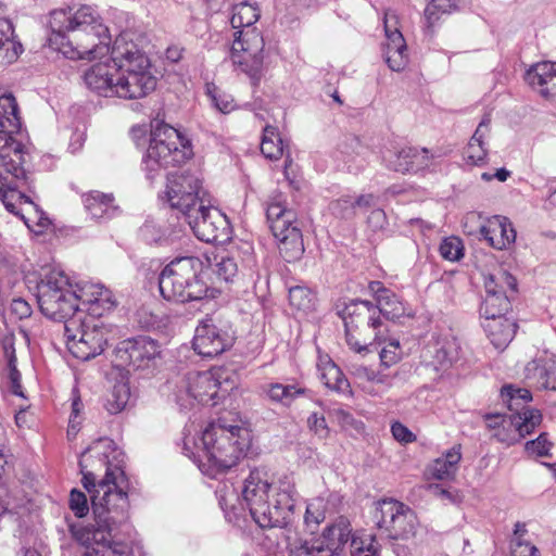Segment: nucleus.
<instances>
[{"mask_svg":"<svg viewBox=\"0 0 556 556\" xmlns=\"http://www.w3.org/2000/svg\"><path fill=\"white\" fill-rule=\"evenodd\" d=\"M114 442L100 438L80 456L83 485L90 493L94 523L70 526L73 539L84 546V556H130L131 527L128 523V480L111 455Z\"/></svg>","mask_w":556,"mask_h":556,"instance_id":"f257e3e1","label":"nucleus"},{"mask_svg":"<svg viewBox=\"0 0 556 556\" xmlns=\"http://www.w3.org/2000/svg\"><path fill=\"white\" fill-rule=\"evenodd\" d=\"M48 46L71 60L94 59L109 52L118 60L115 97L137 100L147 97L156 87L150 71L149 58L139 47L119 36L110 48L111 35L101 17L89 5L59 9L50 13Z\"/></svg>","mask_w":556,"mask_h":556,"instance_id":"f03ea898","label":"nucleus"},{"mask_svg":"<svg viewBox=\"0 0 556 556\" xmlns=\"http://www.w3.org/2000/svg\"><path fill=\"white\" fill-rule=\"evenodd\" d=\"M369 291L374 294L377 304L369 301L355 300L346 304L342 318L345 327L346 344L355 352L367 350L370 339L383 340L387 331V319L395 320L405 315L406 308L399 296L387 289L380 281H370Z\"/></svg>","mask_w":556,"mask_h":556,"instance_id":"7ed1b4c3","label":"nucleus"},{"mask_svg":"<svg viewBox=\"0 0 556 556\" xmlns=\"http://www.w3.org/2000/svg\"><path fill=\"white\" fill-rule=\"evenodd\" d=\"M294 481L283 476L277 483L268 481L265 469L254 468L244 479L242 500L250 515L263 529L282 528L290 521L295 505Z\"/></svg>","mask_w":556,"mask_h":556,"instance_id":"20e7f679","label":"nucleus"},{"mask_svg":"<svg viewBox=\"0 0 556 556\" xmlns=\"http://www.w3.org/2000/svg\"><path fill=\"white\" fill-rule=\"evenodd\" d=\"M200 442L203 454L199 468L204 475L216 478L238 465L250 447L251 435L247 429L228 426L219 419L203 430Z\"/></svg>","mask_w":556,"mask_h":556,"instance_id":"39448f33","label":"nucleus"},{"mask_svg":"<svg viewBox=\"0 0 556 556\" xmlns=\"http://www.w3.org/2000/svg\"><path fill=\"white\" fill-rule=\"evenodd\" d=\"M161 295L176 303L215 298L204 277L203 262L197 256H181L172 260L159 275Z\"/></svg>","mask_w":556,"mask_h":556,"instance_id":"423d86ee","label":"nucleus"},{"mask_svg":"<svg viewBox=\"0 0 556 556\" xmlns=\"http://www.w3.org/2000/svg\"><path fill=\"white\" fill-rule=\"evenodd\" d=\"M349 542L351 556H378L374 536L352 535L351 523L344 517H339L317 539L300 543L290 556H345Z\"/></svg>","mask_w":556,"mask_h":556,"instance_id":"0eeeda50","label":"nucleus"},{"mask_svg":"<svg viewBox=\"0 0 556 556\" xmlns=\"http://www.w3.org/2000/svg\"><path fill=\"white\" fill-rule=\"evenodd\" d=\"M193 155L192 146L178 129L156 122L152 126L150 144L143 159V169L154 179L162 169L185 163Z\"/></svg>","mask_w":556,"mask_h":556,"instance_id":"6e6552de","label":"nucleus"},{"mask_svg":"<svg viewBox=\"0 0 556 556\" xmlns=\"http://www.w3.org/2000/svg\"><path fill=\"white\" fill-rule=\"evenodd\" d=\"M501 397L510 414L501 419V429L493 437L506 445H514L540 426L542 415L538 409L528 406L532 396L527 389L506 386L501 391Z\"/></svg>","mask_w":556,"mask_h":556,"instance_id":"1a4fd4ad","label":"nucleus"},{"mask_svg":"<svg viewBox=\"0 0 556 556\" xmlns=\"http://www.w3.org/2000/svg\"><path fill=\"white\" fill-rule=\"evenodd\" d=\"M37 302L41 313L53 320L62 321L75 317L79 309L78 290L70 277L60 269L49 270L37 285Z\"/></svg>","mask_w":556,"mask_h":556,"instance_id":"9d476101","label":"nucleus"},{"mask_svg":"<svg viewBox=\"0 0 556 556\" xmlns=\"http://www.w3.org/2000/svg\"><path fill=\"white\" fill-rule=\"evenodd\" d=\"M18 105L9 93L0 97V177L8 173L24 176L25 151L14 135L21 129Z\"/></svg>","mask_w":556,"mask_h":556,"instance_id":"9b49d317","label":"nucleus"},{"mask_svg":"<svg viewBox=\"0 0 556 556\" xmlns=\"http://www.w3.org/2000/svg\"><path fill=\"white\" fill-rule=\"evenodd\" d=\"M228 58L237 75H243L252 86H258L268 68L265 41L261 31H236Z\"/></svg>","mask_w":556,"mask_h":556,"instance_id":"f8f14e48","label":"nucleus"},{"mask_svg":"<svg viewBox=\"0 0 556 556\" xmlns=\"http://www.w3.org/2000/svg\"><path fill=\"white\" fill-rule=\"evenodd\" d=\"M269 228L278 241L280 255L287 262L299 260L304 253V243L296 214L286 205L281 193L271 195L266 203Z\"/></svg>","mask_w":556,"mask_h":556,"instance_id":"ddd939ff","label":"nucleus"},{"mask_svg":"<svg viewBox=\"0 0 556 556\" xmlns=\"http://www.w3.org/2000/svg\"><path fill=\"white\" fill-rule=\"evenodd\" d=\"M63 330L67 350L80 361L102 354L109 342L110 330L99 319L86 316L84 312L66 320Z\"/></svg>","mask_w":556,"mask_h":556,"instance_id":"4468645a","label":"nucleus"},{"mask_svg":"<svg viewBox=\"0 0 556 556\" xmlns=\"http://www.w3.org/2000/svg\"><path fill=\"white\" fill-rule=\"evenodd\" d=\"M375 520L379 529L394 540H408L415 536L418 528L416 514L405 504L392 498L377 503Z\"/></svg>","mask_w":556,"mask_h":556,"instance_id":"2eb2a0df","label":"nucleus"},{"mask_svg":"<svg viewBox=\"0 0 556 556\" xmlns=\"http://www.w3.org/2000/svg\"><path fill=\"white\" fill-rule=\"evenodd\" d=\"M195 237L207 243H225L230 239L229 220L219 210L206 204L204 200L186 217Z\"/></svg>","mask_w":556,"mask_h":556,"instance_id":"dca6fc26","label":"nucleus"},{"mask_svg":"<svg viewBox=\"0 0 556 556\" xmlns=\"http://www.w3.org/2000/svg\"><path fill=\"white\" fill-rule=\"evenodd\" d=\"M164 193L169 206L179 211L184 217L195 210L206 194L201 180L188 172L168 174Z\"/></svg>","mask_w":556,"mask_h":556,"instance_id":"f3484780","label":"nucleus"},{"mask_svg":"<svg viewBox=\"0 0 556 556\" xmlns=\"http://www.w3.org/2000/svg\"><path fill=\"white\" fill-rule=\"evenodd\" d=\"M231 389L232 383L222 368L190 372L186 379L187 395L203 405L215 406Z\"/></svg>","mask_w":556,"mask_h":556,"instance_id":"a211bd4d","label":"nucleus"},{"mask_svg":"<svg viewBox=\"0 0 556 556\" xmlns=\"http://www.w3.org/2000/svg\"><path fill=\"white\" fill-rule=\"evenodd\" d=\"M233 340V332L228 326L206 318L195 328L192 348L202 357L213 358L230 349Z\"/></svg>","mask_w":556,"mask_h":556,"instance_id":"6ab92c4d","label":"nucleus"},{"mask_svg":"<svg viewBox=\"0 0 556 556\" xmlns=\"http://www.w3.org/2000/svg\"><path fill=\"white\" fill-rule=\"evenodd\" d=\"M386 43L383 58L389 68L394 72L403 71L408 64L406 41L399 29V17L393 11H387L383 17Z\"/></svg>","mask_w":556,"mask_h":556,"instance_id":"aec40b11","label":"nucleus"},{"mask_svg":"<svg viewBox=\"0 0 556 556\" xmlns=\"http://www.w3.org/2000/svg\"><path fill=\"white\" fill-rule=\"evenodd\" d=\"M160 354L157 343L148 337L123 341L116 349L121 366L143 369Z\"/></svg>","mask_w":556,"mask_h":556,"instance_id":"412c9836","label":"nucleus"},{"mask_svg":"<svg viewBox=\"0 0 556 556\" xmlns=\"http://www.w3.org/2000/svg\"><path fill=\"white\" fill-rule=\"evenodd\" d=\"M118 64L115 55L104 62H98L84 74L86 86L102 97H115V81L118 75Z\"/></svg>","mask_w":556,"mask_h":556,"instance_id":"4be33fe9","label":"nucleus"},{"mask_svg":"<svg viewBox=\"0 0 556 556\" xmlns=\"http://www.w3.org/2000/svg\"><path fill=\"white\" fill-rule=\"evenodd\" d=\"M77 290L78 303L80 302L86 307L88 316L100 317L116 305L112 292L101 285L86 283L78 287Z\"/></svg>","mask_w":556,"mask_h":556,"instance_id":"5701e85b","label":"nucleus"},{"mask_svg":"<svg viewBox=\"0 0 556 556\" xmlns=\"http://www.w3.org/2000/svg\"><path fill=\"white\" fill-rule=\"evenodd\" d=\"M481 237L494 249L504 250L516 240V230L511 222L505 217L495 215L486 220L480 228Z\"/></svg>","mask_w":556,"mask_h":556,"instance_id":"b1692460","label":"nucleus"},{"mask_svg":"<svg viewBox=\"0 0 556 556\" xmlns=\"http://www.w3.org/2000/svg\"><path fill=\"white\" fill-rule=\"evenodd\" d=\"M527 84L543 98H556V62H541L526 73Z\"/></svg>","mask_w":556,"mask_h":556,"instance_id":"393cba45","label":"nucleus"},{"mask_svg":"<svg viewBox=\"0 0 556 556\" xmlns=\"http://www.w3.org/2000/svg\"><path fill=\"white\" fill-rule=\"evenodd\" d=\"M357 386L371 396H381L393 386V378L390 375L375 371L363 365H355L351 369Z\"/></svg>","mask_w":556,"mask_h":556,"instance_id":"a878e982","label":"nucleus"},{"mask_svg":"<svg viewBox=\"0 0 556 556\" xmlns=\"http://www.w3.org/2000/svg\"><path fill=\"white\" fill-rule=\"evenodd\" d=\"M27 173L24 168V176L15 177L8 173L4 177H0V200L8 212L18 218L20 207H23L30 198L24 194L18 188L26 185Z\"/></svg>","mask_w":556,"mask_h":556,"instance_id":"bb28decb","label":"nucleus"},{"mask_svg":"<svg viewBox=\"0 0 556 556\" xmlns=\"http://www.w3.org/2000/svg\"><path fill=\"white\" fill-rule=\"evenodd\" d=\"M491 131V117L485 115L479 123L464 151V159L470 165L482 166L488 160L486 139Z\"/></svg>","mask_w":556,"mask_h":556,"instance_id":"cd10ccee","label":"nucleus"},{"mask_svg":"<svg viewBox=\"0 0 556 556\" xmlns=\"http://www.w3.org/2000/svg\"><path fill=\"white\" fill-rule=\"evenodd\" d=\"M460 357V344L457 338L444 336L433 346L432 365L435 369H447Z\"/></svg>","mask_w":556,"mask_h":556,"instance_id":"c85d7f7f","label":"nucleus"},{"mask_svg":"<svg viewBox=\"0 0 556 556\" xmlns=\"http://www.w3.org/2000/svg\"><path fill=\"white\" fill-rule=\"evenodd\" d=\"M83 202L86 211L94 219L112 218L117 211L112 193L90 191L83 195Z\"/></svg>","mask_w":556,"mask_h":556,"instance_id":"c756f323","label":"nucleus"},{"mask_svg":"<svg viewBox=\"0 0 556 556\" xmlns=\"http://www.w3.org/2000/svg\"><path fill=\"white\" fill-rule=\"evenodd\" d=\"M483 327L497 350H504L511 342L517 328L516 324L506 317L486 320Z\"/></svg>","mask_w":556,"mask_h":556,"instance_id":"7c9ffc66","label":"nucleus"},{"mask_svg":"<svg viewBox=\"0 0 556 556\" xmlns=\"http://www.w3.org/2000/svg\"><path fill=\"white\" fill-rule=\"evenodd\" d=\"M22 52V45L14 40V28L9 18H0V65L14 62Z\"/></svg>","mask_w":556,"mask_h":556,"instance_id":"2f4dec72","label":"nucleus"},{"mask_svg":"<svg viewBox=\"0 0 556 556\" xmlns=\"http://www.w3.org/2000/svg\"><path fill=\"white\" fill-rule=\"evenodd\" d=\"M460 459V445H454L443 457H439L431 463L428 472L438 480L450 479L455 475Z\"/></svg>","mask_w":556,"mask_h":556,"instance_id":"473e14b6","label":"nucleus"},{"mask_svg":"<svg viewBox=\"0 0 556 556\" xmlns=\"http://www.w3.org/2000/svg\"><path fill=\"white\" fill-rule=\"evenodd\" d=\"M261 390L269 401L283 406H290L298 396L305 393V389L296 384H283L279 382L264 383Z\"/></svg>","mask_w":556,"mask_h":556,"instance_id":"72a5a7b5","label":"nucleus"},{"mask_svg":"<svg viewBox=\"0 0 556 556\" xmlns=\"http://www.w3.org/2000/svg\"><path fill=\"white\" fill-rule=\"evenodd\" d=\"M317 370L319 379L327 388L340 393L350 392V382L331 359L321 361Z\"/></svg>","mask_w":556,"mask_h":556,"instance_id":"f704fd0d","label":"nucleus"},{"mask_svg":"<svg viewBox=\"0 0 556 556\" xmlns=\"http://www.w3.org/2000/svg\"><path fill=\"white\" fill-rule=\"evenodd\" d=\"M260 9L249 2H240L232 7L230 24L233 29H256L253 25L260 18Z\"/></svg>","mask_w":556,"mask_h":556,"instance_id":"c9c22d12","label":"nucleus"},{"mask_svg":"<svg viewBox=\"0 0 556 556\" xmlns=\"http://www.w3.org/2000/svg\"><path fill=\"white\" fill-rule=\"evenodd\" d=\"M18 218L24 222L29 230L38 233L50 225L46 213L30 199L26 201L23 207H20Z\"/></svg>","mask_w":556,"mask_h":556,"instance_id":"e433bc0d","label":"nucleus"},{"mask_svg":"<svg viewBox=\"0 0 556 556\" xmlns=\"http://www.w3.org/2000/svg\"><path fill=\"white\" fill-rule=\"evenodd\" d=\"M509 308L510 300L507 294L491 293L485 294V298L480 307V313L481 316L485 318V320H491L494 318H503Z\"/></svg>","mask_w":556,"mask_h":556,"instance_id":"4c0bfd02","label":"nucleus"},{"mask_svg":"<svg viewBox=\"0 0 556 556\" xmlns=\"http://www.w3.org/2000/svg\"><path fill=\"white\" fill-rule=\"evenodd\" d=\"M388 332L389 330L387 329L383 340L379 341L370 339L367 344V348L372 345L382 346L381 351L379 352V356L380 363L384 367H391L395 365L401 361L403 354L400 341L394 338H389Z\"/></svg>","mask_w":556,"mask_h":556,"instance_id":"58836bf2","label":"nucleus"},{"mask_svg":"<svg viewBox=\"0 0 556 556\" xmlns=\"http://www.w3.org/2000/svg\"><path fill=\"white\" fill-rule=\"evenodd\" d=\"M444 156L442 150H428L426 148L412 147V173H418L421 170H433L440 160Z\"/></svg>","mask_w":556,"mask_h":556,"instance_id":"ea45409f","label":"nucleus"},{"mask_svg":"<svg viewBox=\"0 0 556 556\" xmlns=\"http://www.w3.org/2000/svg\"><path fill=\"white\" fill-rule=\"evenodd\" d=\"M261 151L269 160H278L282 155L283 143L276 127L267 125L264 128Z\"/></svg>","mask_w":556,"mask_h":556,"instance_id":"a19ab883","label":"nucleus"},{"mask_svg":"<svg viewBox=\"0 0 556 556\" xmlns=\"http://www.w3.org/2000/svg\"><path fill=\"white\" fill-rule=\"evenodd\" d=\"M517 287L516 278L506 270H498L484 279L485 294L515 292Z\"/></svg>","mask_w":556,"mask_h":556,"instance_id":"79ce46f5","label":"nucleus"},{"mask_svg":"<svg viewBox=\"0 0 556 556\" xmlns=\"http://www.w3.org/2000/svg\"><path fill=\"white\" fill-rule=\"evenodd\" d=\"M412 147H404L395 151H387L382 159L389 169L402 174L412 173Z\"/></svg>","mask_w":556,"mask_h":556,"instance_id":"37998d69","label":"nucleus"},{"mask_svg":"<svg viewBox=\"0 0 556 556\" xmlns=\"http://www.w3.org/2000/svg\"><path fill=\"white\" fill-rule=\"evenodd\" d=\"M130 396L129 387L126 383H116L109 393L105 408L110 414L121 413L127 405Z\"/></svg>","mask_w":556,"mask_h":556,"instance_id":"c03bdc74","label":"nucleus"},{"mask_svg":"<svg viewBox=\"0 0 556 556\" xmlns=\"http://www.w3.org/2000/svg\"><path fill=\"white\" fill-rule=\"evenodd\" d=\"M289 302L295 309L308 312L314 308L316 296L308 288L295 286L289 289Z\"/></svg>","mask_w":556,"mask_h":556,"instance_id":"a18cd8bd","label":"nucleus"},{"mask_svg":"<svg viewBox=\"0 0 556 556\" xmlns=\"http://www.w3.org/2000/svg\"><path fill=\"white\" fill-rule=\"evenodd\" d=\"M538 382L545 389L556 391V357L551 356L535 366Z\"/></svg>","mask_w":556,"mask_h":556,"instance_id":"49530a36","label":"nucleus"},{"mask_svg":"<svg viewBox=\"0 0 556 556\" xmlns=\"http://www.w3.org/2000/svg\"><path fill=\"white\" fill-rule=\"evenodd\" d=\"M206 94L210 98L212 104L224 114L230 113L236 108L233 98L230 94L222 91L214 84H206Z\"/></svg>","mask_w":556,"mask_h":556,"instance_id":"de8ad7c7","label":"nucleus"},{"mask_svg":"<svg viewBox=\"0 0 556 556\" xmlns=\"http://www.w3.org/2000/svg\"><path fill=\"white\" fill-rule=\"evenodd\" d=\"M456 10V3L453 0H431L426 9L425 16L429 25H433L443 15L451 14Z\"/></svg>","mask_w":556,"mask_h":556,"instance_id":"09e8293b","label":"nucleus"},{"mask_svg":"<svg viewBox=\"0 0 556 556\" xmlns=\"http://www.w3.org/2000/svg\"><path fill=\"white\" fill-rule=\"evenodd\" d=\"M440 255L450 262H458L464 256V244L460 238L451 236L442 240Z\"/></svg>","mask_w":556,"mask_h":556,"instance_id":"8fccbe9b","label":"nucleus"},{"mask_svg":"<svg viewBox=\"0 0 556 556\" xmlns=\"http://www.w3.org/2000/svg\"><path fill=\"white\" fill-rule=\"evenodd\" d=\"M510 556H541V553L531 542L513 536L510 540Z\"/></svg>","mask_w":556,"mask_h":556,"instance_id":"3c124183","label":"nucleus"},{"mask_svg":"<svg viewBox=\"0 0 556 556\" xmlns=\"http://www.w3.org/2000/svg\"><path fill=\"white\" fill-rule=\"evenodd\" d=\"M552 447V443L547 440L546 433H541L535 440L526 443V450L530 454L536 456H547Z\"/></svg>","mask_w":556,"mask_h":556,"instance_id":"603ef678","label":"nucleus"},{"mask_svg":"<svg viewBox=\"0 0 556 556\" xmlns=\"http://www.w3.org/2000/svg\"><path fill=\"white\" fill-rule=\"evenodd\" d=\"M70 507L77 517L87 515L89 507L86 495L77 490H72L70 496Z\"/></svg>","mask_w":556,"mask_h":556,"instance_id":"864d4df0","label":"nucleus"},{"mask_svg":"<svg viewBox=\"0 0 556 556\" xmlns=\"http://www.w3.org/2000/svg\"><path fill=\"white\" fill-rule=\"evenodd\" d=\"M237 271L238 265L233 257H222V260L217 263V275L226 281L232 279Z\"/></svg>","mask_w":556,"mask_h":556,"instance_id":"5fc2aeb1","label":"nucleus"},{"mask_svg":"<svg viewBox=\"0 0 556 556\" xmlns=\"http://www.w3.org/2000/svg\"><path fill=\"white\" fill-rule=\"evenodd\" d=\"M355 203L350 197L341 198L332 203V211L342 218L351 217L354 214Z\"/></svg>","mask_w":556,"mask_h":556,"instance_id":"6e6d98bb","label":"nucleus"},{"mask_svg":"<svg viewBox=\"0 0 556 556\" xmlns=\"http://www.w3.org/2000/svg\"><path fill=\"white\" fill-rule=\"evenodd\" d=\"M391 432L393 438L401 443H410L416 440L414 433L400 421H395L391 425Z\"/></svg>","mask_w":556,"mask_h":556,"instance_id":"4d7b16f0","label":"nucleus"},{"mask_svg":"<svg viewBox=\"0 0 556 556\" xmlns=\"http://www.w3.org/2000/svg\"><path fill=\"white\" fill-rule=\"evenodd\" d=\"M307 425L318 437L326 438L328 435V427L323 415L313 413L307 419Z\"/></svg>","mask_w":556,"mask_h":556,"instance_id":"13d9d810","label":"nucleus"},{"mask_svg":"<svg viewBox=\"0 0 556 556\" xmlns=\"http://www.w3.org/2000/svg\"><path fill=\"white\" fill-rule=\"evenodd\" d=\"M81 408H83V403H81L80 399L78 396H75L72 402V414H71L70 420H68V430H67L68 435L76 434V432L78 431L77 427L79 425V421H77L76 419L78 418Z\"/></svg>","mask_w":556,"mask_h":556,"instance_id":"bf43d9fd","label":"nucleus"},{"mask_svg":"<svg viewBox=\"0 0 556 556\" xmlns=\"http://www.w3.org/2000/svg\"><path fill=\"white\" fill-rule=\"evenodd\" d=\"M10 307L12 314L20 319L29 317L31 314L30 305L22 298L13 299Z\"/></svg>","mask_w":556,"mask_h":556,"instance_id":"052dcab7","label":"nucleus"},{"mask_svg":"<svg viewBox=\"0 0 556 556\" xmlns=\"http://www.w3.org/2000/svg\"><path fill=\"white\" fill-rule=\"evenodd\" d=\"M9 379H10V389L13 394L24 397V393L21 384V374L17 370L16 366L9 367Z\"/></svg>","mask_w":556,"mask_h":556,"instance_id":"680f3d73","label":"nucleus"},{"mask_svg":"<svg viewBox=\"0 0 556 556\" xmlns=\"http://www.w3.org/2000/svg\"><path fill=\"white\" fill-rule=\"evenodd\" d=\"M2 348H3L4 356L8 359V366L9 367L16 366V355H15L13 337H5L2 341Z\"/></svg>","mask_w":556,"mask_h":556,"instance_id":"e2e57ef3","label":"nucleus"},{"mask_svg":"<svg viewBox=\"0 0 556 556\" xmlns=\"http://www.w3.org/2000/svg\"><path fill=\"white\" fill-rule=\"evenodd\" d=\"M367 222L374 230L381 229L386 224V214L382 210L376 208L370 212Z\"/></svg>","mask_w":556,"mask_h":556,"instance_id":"0e129e2a","label":"nucleus"},{"mask_svg":"<svg viewBox=\"0 0 556 556\" xmlns=\"http://www.w3.org/2000/svg\"><path fill=\"white\" fill-rule=\"evenodd\" d=\"M334 415L342 427L357 428L356 420L353 418V416L349 412H346L344 409H337V410H334Z\"/></svg>","mask_w":556,"mask_h":556,"instance_id":"69168bd1","label":"nucleus"},{"mask_svg":"<svg viewBox=\"0 0 556 556\" xmlns=\"http://www.w3.org/2000/svg\"><path fill=\"white\" fill-rule=\"evenodd\" d=\"M10 492L7 485H0V518L9 510Z\"/></svg>","mask_w":556,"mask_h":556,"instance_id":"338daca9","label":"nucleus"},{"mask_svg":"<svg viewBox=\"0 0 556 556\" xmlns=\"http://www.w3.org/2000/svg\"><path fill=\"white\" fill-rule=\"evenodd\" d=\"M506 417H507V415H503L500 413L486 414L485 420H486L488 428L494 430V432H495L497 429H501V419H504Z\"/></svg>","mask_w":556,"mask_h":556,"instance_id":"774afa93","label":"nucleus"}]
</instances>
